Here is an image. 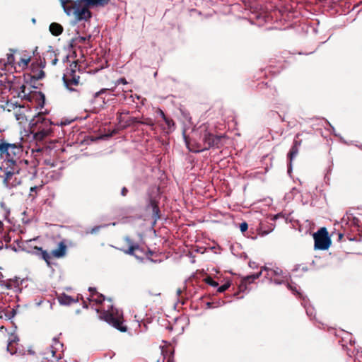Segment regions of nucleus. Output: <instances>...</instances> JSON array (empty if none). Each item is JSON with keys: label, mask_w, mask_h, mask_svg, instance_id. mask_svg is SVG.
Returning a JSON list of instances; mask_svg holds the SVG:
<instances>
[{"label": "nucleus", "mask_w": 362, "mask_h": 362, "mask_svg": "<svg viewBox=\"0 0 362 362\" xmlns=\"http://www.w3.org/2000/svg\"><path fill=\"white\" fill-rule=\"evenodd\" d=\"M23 153V146L19 144L0 143V156L3 159L0 170L4 169L3 182L6 186L9 185V181L16 174L22 173V176L26 177L28 161L21 158Z\"/></svg>", "instance_id": "nucleus-1"}, {"label": "nucleus", "mask_w": 362, "mask_h": 362, "mask_svg": "<svg viewBox=\"0 0 362 362\" xmlns=\"http://www.w3.org/2000/svg\"><path fill=\"white\" fill-rule=\"evenodd\" d=\"M110 0H62V4L64 12L69 16H74L76 21H88L92 13L90 7L105 6Z\"/></svg>", "instance_id": "nucleus-2"}, {"label": "nucleus", "mask_w": 362, "mask_h": 362, "mask_svg": "<svg viewBox=\"0 0 362 362\" xmlns=\"http://www.w3.org/2000/svg\"><path fill=\"white\" fill-rule=\"evenodd\" d=\"M77 62H74L70 65V69L62 77L65 87L75 95L81 100L87 99L88 91L83 83L80 81V76L76 74V68Z\"/></svg>", "instance_id": "nucleus-3"}, {"label": "nucleus", "mask_w": 362, "mask_h": 362, "mask_svg": "<svg viewBox=\"0 0 362 362\" xmlns=\"http://www.w3.org/2000/svg\"><path fill=\"white\" fill-rule=\"evenodd\" d=\"M97 312L100 313V319L105 320L115 329L122 332H126L127 331V327L123 325L124 318L122 311L115 308L113 305H110L107 310L100 311L98 309Z\"/></svg>", "instance_id": "nucleus-4"}, {"label": "nucleus", "mask_w": 362, "mask_h": 362, "mask_svg": "<svg viewBox=\"0 0 362 362\" xmlns=\"http://www.w3.org/2000/svg\"><path fill=\"white\" fill-rule=\"evenodd\" d=\"M36 124L37 131L34 134L36 140L42 141L52 134L53 123L49 119L40 116L36 121Z\"/></svg>", "instance_id": "nucleus-5"}, {"label": "nucleus", "mask_w": 362, "mask_h": 362, "mask_svg": "<svg viewBox=\"0 0 362 362\" xmlns=\"http://www.w3.org/2000/svg\"><path fill=\"white\" fill-rule=\"evenodd\" d=\"M223 136H217L211 134V132L204 131L202 136L203 146L195 150V152H201L205 150H209L211 148L215 147L219 148L221 146V140Z\"/></svg>", "instance_id": "nucleus-6"}, {"label": "nucleus", "mask_w": 362, "mask_h": 362, "mask_svg": "<svg viewBox=\"0 0 362 362\" xmlns=\"http://www.w3.org/2000/svg\"><path fill=\"white\" fill-rule=\"evenodd\" d=\"M315 240V248L319 250H327L331 244L328 232L325 228H321L313 235Z\"/></svg>", "instance_id": "nucleus-7"}, {"label": "nucleus", "mask_w": 362, "mask_h": 362, "mask_svg": "<svg viewBox=\"0 0 362 362\" xmlns=\"http://www.w3.org/2000/svg\"><path fill=\"white\" fill-rule=\"evenodd\" d=\"M45 60L42 62H34L30 66V77L32 79L35 81L41 80L45 76V73L43 71V68L45 66Z\"/></svg>", "instance_id": "nucleus-8"}, {"label": "nucleus", "mask_w": 362, "mask_h": 362, "mask_svg": "<svg viewBox=\"0 0 362 362\" xmlns=\"http://www.w3.org/2000/svg\"><path fill=\"white\" fill-rule=\"evenodd\" d=\"M263 270H264L267 274L265 275V277H267V276H269V272L272 273L273 271L271 270V269H269L266 267H264V269H262L260 272L256 273V274H250V275H247L245 277H243L241 280V283L239 286V288L240 291H244L247 288V285L249 284H251L252 282H253L255 280L259 279L260 277V276L262 274V272Z\"/></svg>", "instance_id": "nucleus-9"}, {"label": "nucleus", "mask_w": 362, "mask_h": 362, "mask_svg": "<svg viewBox=\"0 0 362 362\" xmlns=\"http://www.w3.org/2000/svg\"><path fill=\"white\" fill-rule=\"evenodd\" d=\"M115 89V86L110 88H102L99 91L93 94V98L90 100V103L94 104L97 102L98 99L99 98L101 102L100 103L99 105L100 107H103L105 104V98L102 97V95L105 93L107 90L114 91Z\"/></svg>", "instance_id": "nucleus-10"}, {"label": "nucleus", "mask_w": 362, "mask_h": 362, "mask_svg": "<svg viewBox=\"0 0 362 362\" xmlns=\"http://www.w3.org/2000/svg\"><path fill=\"white\" fill-rule=\"evenodd\" d=\"M33 250H34L33 254H35L37 256L42 258L43 260L45 261V262L47 263V264L48 266H50V264H51L50 259L52 257L51 253L49 254L46 250H42V247H37V246L34 247Z\"/></svg>", "instance_id": "nucleus-11"}, {"label": "nucleus", "mask_w": 362, "mask_h": 362, "mask_svg": "<svg viewBox=\"0 0 362 362\" xmlns=\"http://www.w3.org/2000/svg\"><path fill=\"white\" fill-rule=\"evenodd\" d=\"M66 245L63 241H61L58 244L57 248L55 250H53L51 252V255L53 257L61 258V257H63L66 255Z\"/></svg>", "instance_id": "nucleus-12"}, {"label": "nucleus", "mask_w": 362, "mask_h": 362, "mask_svg": "<svg viewBox=\"0 0 362 362\" xmlns=\"http://www.w3.org/2000/svg\"><path fill=\"white\" fill-rule=\"evenodd\" d=\"M124 240L128 245V249L124 250L126 254L134 255V251L139 249L138 244L135 243L129 237H125Z\"/></svg>", "instance_id": "nucleus-13"}, {"label": "nucleus", "mask_w": 362, "mask_h": 362, "mask_svg": "<svg viewBox=\"0 0 362 362\" xmlns=\"http://www.w3.org/2000/svg\"><path fill=\"white\" fill-rule=\"evenodd\" d=\"M17 341H18V338L17 336L11 334L9 337L7 344V351L11 354H15L17 351V349L14 345L17 342Z\"/></svg>", "instance_id": "nucleus-14"}, {"label": "nucleus", "mask_w": 362, "mask_h": 362, "mask_svg": "<svg viewBox=\"0 0 362 362\" xmlns=\"http://www.w3.org/2000/svg\"><path fill=\"white\" fill-rule=\"evenodd\" d=\"M64 28L58 23H52L49 25V31L54 36H59L62 33Z\"/></svg>", "instance_id": "nucleus-15"}, {"label": "nucleus", "mask_w": 362, "mask_h": 362, "mask_svg": "<svg viewBox=\"0 0 362 362\" xmlns=\"http://www.w3.org/2000/svg\"><path fill=\"white\" fill-rule=\"evenodd\" d=\"M57 299H58L59 303L61 305H70L72 303H74V299L71 296H69L66 294H64V293L59 296L57 297Z\"/></svg>", "instance_id": "nucleus-16"}, {"label": "nucleus", "mask_w": 362, "mask_h": 362, "mask_svg": "<svg viewBox=\"0 0 362 362\" xmlns=\"http://www.w3.org/2000/svg\"><path fill=\"white\" fill-rule=\"evenodd\" d=\"M298 147H296L294 146H292L290 151L288 153V158L289 160V168H291V164L293 158L298 155Z\"/></svg>", "instance_id": "nucleus-17"}, {"label": "nucleus", "mask_w": 362, "mask_h": 362, "mask_svg": "<svg viewBox=\"0 0 362 362\" xmlns=\"http://www.w3.org/2000/svg\"><path fill=\"white\" fill-rule=\"evenodd\" d=\"M30 60L31 57L30 56L24 55L23 57L21 58L20 61L18 62V65L22 69H24L28 67Z\"/></svg>", "instance_id": "nucleus-18"}, {"label": "nucleus", "mask_w": 362, "mask_h": 362, "mask_svg": "<svg viewBox=\"0 0 362 362\" xmlns=\"http://www.w3.org/2000/svg\"><path fill=\"white\" fill-rule=\"evenodd\" d=\"M47 57L51 60L52 65L55 66L58 62L57 53L54 51H49L47 52Z\"/></svg>", "instance_id": "nucleus-19"}, {"label": "nucleus", "mask_w": 362, "mask_h": 362, "mask_svg": "<svg viewBox=\"0 0 362 362\" xmlns=\"http://www.w3.org/2000/svg\"><path fill=\"white\" fill-rule=\"evenodd\" d=\"M151 205L153 209V212L155 218L156 219L159 218H160V216H159L160 210H159V207H158L157 203L155 201L151 200Z\"/></svg>", "instance_id": "nucleus-20"}, {"label": "nucleus", "mask_w": 362, "mask_h": 362, "mask_svg": "<svg viewBox=\"0 0 362 362\" xmlns=\"http://www.w3.org/2000/svg\"><path fill=\"white\" fill-rule=\"evenodd\" d=\"M105 300V296L100 293H98V294H95L94 298H93V300L95 301L97 304H101Z\"/></svg>", "instance_id": "nucleus-21"}, {"label": "nucleus", "mask_w": 362, "mask_h": 362, "mask_svg": "<svg viewBox=\"0 0 362 362\" xmlns=\"http://www.w3.org/2000/svg\"><path fill=\"white\" fill-rule=\"evenodd\" d=\"M90 39H91V35H89L86 37L78 36V37H76L74 40L77 43L83 44V43H85L86 41H90Z\"/></svg>", "instance_id": "nucleus-22"}, {"label": "nucleus", "mask_w": 362, "mask_h": 362, "mask_svg": "<svg viewBox=\"0 0 362 362\" xmlns=\"http://www.w3.org/2000/svg\"><path fill=\"white\" fill-rule=\"evenodd\" d=\"M10 51L12 52L7 54V64L13 66L15 62V57L13 53L14 52V50L11 49Z\"/></svg>", "instance_id": "nucleus-23"}, {"label": "nucleus", "mask_w": 362, "mask_h": 362, "mask_svg": "<svg viewBox=\"0 0 362 362\" xmlns=\"http://www.w3.org/2000/svg\"><path fill=\"white\" fill-rule=\"evenodd\" d=\"M163 120L165 121V124L167 125L168 127V131H171L172 129L175 126V122L174 121L171 119V118H169V117H165V119H163Z\"/></svg>", "instance_id": "nucleus-24"}, {"label": "nucleus", "mask_w": 362, "mask_h": 362, "mask_svg": "<svg viewBox=\"0 0 362 362\" xmlns=\"http://www.w3.org/2000/svg\"><path fill=\"white\" fill-rule=\"evenodd\" d=\"M204 281L213 286V287H217L218 286V283L216 282V281H214L211 276H207L205 279H204Z\"/></svg>", "instance_id": "nucleus-25"}, {"label": "nucleus", "mask_w": 362, "mask_h": 362, "mask_svg": "<svg viewBox=\"0 0 362 362\" xmlns=\"http://www.w3.org/2000/svg\"><path fill=\"white\" fill-rule=\"evenodd\" d=\"M230 286V284L229 282H226L223 285L219 286L217 289L218 293H223L225 291H226Z\"/></svg>", "instance_id": "nucleus-26"}, {"label": "nucleus", "mask_w": 362, "mask_h": 362, "mask_svg": "<svg viewBox=\"0 0 362 362\" xmlns=\"http://www.w3.org/2000/svg\"><path fill=\"white\" fill-rule=\"evenodd\" d=\"M141 124H146L148 126H153L154 122L151 118H144L141 122Z\"/></svg>", "instance_id": "nucleus-27"}, {"label": "nucleus", "mask_w": 362, "mask_h": 362, "mask_svg": "<svg viewBox=\"0 0 362 362\" xmlns=\"http://www.w3.org/2000/svg\"><path fill=\"white\" fill-rule=\"evenodd\" d=\"M299 134L296 136L293 146L299 148L302 144V140L298 139Z\"/></svg>", "instance_id": "nucleus-28"}, {"label": "nucleus", "mask_w": 362, "mask_h": 362, "mask_svg": "<svg viewBox=\"0 0 362 362\" xmlns=\"http://www.w3.org/2000/svg\"><path fill=\"white\" fill-rule=\"evenodd\" d=\"M248 228V225L246 222H243L240 225V229L242 232H245Z\"/></svg>", "instance_id": "nucleus-29"}, {"label": "nucleus", "mask_w": 362, "mask_h": 362, "mask_svg": "<svg viewBox=\"0 0 362 362\" xmlns=\"http://www.w3.org/2000/svg\"><path fill=\"white\" fill-rule=\"evenodd\" d=\"M16 312L14 309H11L7 311V313H6V316L8 317V318H11L13 317L15 315H16Z\"/></svg>", "instance_id": "nucleus-30"}, {"label": "nucleus", "mask_w": 362, "mask_h": 362, "mask_svg": "<svg viewBox=\"0 0 362 362\" xmlns=\"http://www.w3.org/2000/svg\"><path fill=\"white\" fill-rule=\"evenodd\" d=\"M89 291L90 292L92 298H94L95 294H98V293L95 288H92V287L89 288Z\"/></svg>", "instance_id": "nucleus-31"}, {"label": "nucleus", "mask_w": 362, "mask_h": 362, "mask_svg": "<svg viewBox=\"0 0 362 362\" xmlns=\"http://www.w3.org/2000/svg\"><path fill=\"white\" fill-rule=\"evenodd\" d=\"M119 83H123V84H126L127 83V81L124 78H120L119 80H117V81L116 82V85L117 84H119Z\"/></svg>", "instance_id": "nucleus-32"}, {"label": "nucleus", "mask_w": 362, "mask_h": 362, "mask_svg": "<svg viewBox=\"0 0 362 362\" xmlns=\"http://www.w3.org/2000/svg\"><path fill=\"white\" fill-rule=\"evenodd\" d=\"M127 192H128V189L127 187H124L122 189V191H121V194L122 196H126L127 194Z\"/></svg>", "instance_id": "nucleus-33"}, {"label": "nucleus", "mask_w": 362, "mask_h": 362, "mask_svg": "<svg viewBox=\"0 0 362 362\" xmlns=\"http://www.w3.org/2000/svg\"><path fill=\"white\" fill-rule=\"evenodd\" d=\"M25 86L24 85H23L21 87V93H23V97H25L26 95V93H25Z\"/></svg>", "instance_id": "nucleus-34"}, {"label": "nucleus", "mask_w": 362, "mask_h": 362, "mask_svg": "<svg viewBox=\"0 0 362 362\" xmlns=\"http://www.w3.org/2000/svg\"><path fill=\"white\" fill-rule=\"evenodd\" d=\"M132 123H141V121L139 120L136 117H132L131 119Z\"/></svg>", "instance_id": "nucleus-35"}, {"label": "nucleus", "mask_w": 362, "mask_h": 362, "mask_svg": "<svg viewBox=\"0 0 362 362\" xmlns=\"http://www.w3.org/2000/svg\"><path fill=\"white\" fill-rule=\"evenodd\" d=\"M159 113L163 119H165V117H167L163 110H159Z\"/></svg>", "instance_id": "nucleus-36"}, {"label": "nucleus", "mask_w": 362, "mask_h": 362, "mask_svg": "<svg viewBox=\"0 0 362 362\" xmlns=\"http://www.w3.org/2000/svg\"><path fill=\"white\" fill-rule=\"evenodd\" d=\"M37 189H38V187L34 186V187H30V192H36Z\"/></svg>", "instance_id": "nucleus-37"}, {"label": "nucleus", "mask_w": 362, "mask_h": 362, "mask_svg": "<svg viewBox=\"0 0 362 362\" xmlns=\"http://www.w3.org/2000/svg\"><path fill=\"white\" fill-rule=\"evenodd\" d=\"M181 293H182L181 289H180V288H178V289H177V295H179V296H180V295L181 294Z\"/></svg>", "instance_id": "nucleus-38"}, {"label": "nucleus", "mask_w": 362, "mask_h": 362, "mask_svg": "<svg viewBox=\"0 0 362 362\" xmlns=\"http://www.w3.org/2000/svg\"><path fill=\"white\" fill-rule=\"evenodd\" d=\"M342 237H343V234L339 233V239H341V238H342Z\"/></svg>", "instance_id": "nucleus-39"}, {"label": "nucleus", "mask_w": 362, "mask_h": 362, "mask_svg": "<svg viewBox=\"0 0 362 362\" xmlns=\"http://www.w3.org/2000/svg\"><path fill=\"white\" fill-rule=\"evenodd\" d=\"M358 219H357V218H354V223H356V222H358Z\"/></svg>", "instance_id": "nucleus-40"}, {"label": "nucleus", "mask_w": 362, "mask_h": 362, "mask_svg": "<svg viewBox=\"0 0 362 362\" xmlns=\"http://www.w3.org/2000/svg\"><path fill=\"white\" fill-rule=\"evenodd\" d=\"M167 362H171V356L168 357Z\"/></svg>", "instance_id": "nucleus-41"}, {"label": "nucleus", "mask_w": 362, "mask_h": 362, "mask_svg": "<svg viewBox=\"0 0 362 362\" xmlns=\"http://www.w3.org/2000/svg\"><path fill=\"white\" fill-rule=\"evenodd\" d=\"M52 354H53V356H54V354H55V351H53V350H52Z\"/></svg>", "instance_id": "nucleus-42"}, {"label": "nucleus", "mask_w": 362, "mask_h": 362, "mask_svg": "<svg viewBox=\"0 0 362 362\" xmlns=\"http://www.w3.org/2000/svg\"><path fill=\"white\" fill-rule=\"evenodd\" d=\"M3 132V130H1V129H0V134H1V132Z\"/></svg>", "instance_id": "nucleus-43"}]
</instances>
